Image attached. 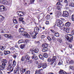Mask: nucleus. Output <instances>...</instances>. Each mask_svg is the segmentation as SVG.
<instances>
[{"instance_id": "5", "label": "nucleus", "mask_w": 74, "mask_h": 74, "mask_svg": "<svg viewBox=\"0 0 74 74\" xmlns=\"http://www.w3.org/2000/svg\"><path fill=\"white\" fill-rule=\"evenodd\" d=\"M62 23H63L62 21L60 20H57V25L58 27H60Z\"/></svg>"}, {"instance_id": "58", "label": "nucleus", "mask_w": 74, "mask_h": 74, "mask_svg": "<svg viewBox=\"0 0 74 74\" xmlns=\"http://www.w3.org/2000/svg\"><path fill=\"white\" fill-rule=\"evenodd\" d=\"M57 4H58V5H62V4L60 3L59 2H57Z\"/></svg>"}, {"instance_id": "43", "label": "nucleus", "mask_w": 74, "mask_h": 74, "mask_svg": "<svg viewBox=\"0 0 74 74\" xmlns=\"http://www.w3.org/2000/svg\"><path fill=\"white\" fill-rule=\"evenodd\" d=\"M30 51L32 52V55H33V54H34V50H33V49H30Z\"/></svg>"}, {"instance_id": "42", "label": "nucleus", "mask_w": 74, "mask_h": 74, "mask_svg": "<svg viewBox=\"0 0 74 74\" xmlns=\"http://www.w3.org/2000/svg\"><path fill=\"white\" fill-rule=\"evenodd\" d=\"M14 23H15L16 24H17L18 23V22L17 21V20L16 19H15L13 21Z\"/></svg>"}, {"instance_id": "22", "label": "nucleus", "mask_w": 74, "mask_h": 74, "mask_svg": "<svg viewBox=\"0 0 74 74\" xmlns=\"http://www.w3.org/2000/svg\"><path fill=\"white\" fill-rule=\"evenodd\" d=\"M57 14L58 16H61L62 15V13L60 12H57Z\"/></svg>"}, {"instance_id": "56", "label": "nucleus", "mask_w": 74, "mask_h": 74, "mask_svg": "<svg viewBox=\"0 0 74 74\" xmlns=\"http://www.w3.org/2000/svg\"><path fill=\"white\" fill-rule=\"evenodd\" d=\"M41 38H45V36L44 35H42L41 36Z\"/></svg>"}, {"instance_id": "20", "label": "nucleus", "mask_w": 74, "mask_h": 74, "mask_svg": "<svg viewBox=\"0 0 74 74\" xmlns=\"http://www.w3.org/2000/svg\"><path fill=\"white\" fill-rule=\"evenodd\" d=\"M5 69V67L3 66L2 65H0V71H1L0 70H3Z\"/></svg>"}, {"instance_id": "19", "label": "nucleus", "mask_w": 74, "mask_h": 74, "mask_svg": "<svg viewBox=\"0 0 74 74\" xmlns=\"http://www.w3.org/2000/svg\"><path fill=\"white\" fill-rule=\"evenodd\" d=\"M4 19V17L3 16L0 15V22H2Z\"/></svg>"}, {"instance_id": "41", "label": "nucleus", "mask_w": 74, "mask_h": 74, "mask_svg": "<svg viewBox=\"0 0 74 74\" xmlns=\"http://www.w3.org/2000/svg\"><path fill=\"white\" fill-rule=\"evenodd\" d=\"M14 70V68L12 67H11L10 69V72H12L13 71V70Z\"/></svg>"}, {"instance_id": "11", "label": "nucleus", "mask_w": 74, "mask_h": 74, "mask_svg": "<svg viewBox=\"0 0 74 74\" xmlns=\"http://www.w3.org/2000/svg\"><path fill=\"white\" fill-rule=\"evenodd\" d=\"M5 36L6 38H12V36L11 35L8 34H5Z\"/></svg>"}, {"instance_id": "51", "label": "nucleus", "mask_w": 74, "mask_h": 74, "mask_svg": "<svg viewBox=\"0 0 74 74\" xmlns=\"http://www.w3.org/2000/svg\"><path fill=\"white\" fill-rule=\"evenodd\" d=\"M70 30V29L69 28H67L66 32L67 33H69V31Z\"/></svg>"}, {"instance_id": "18", "label": "nucleus", "mask_w": 74, "mask_h": 74, "mask_svg": "<svg viewBox=\"0 0 74 74\" xmlns=\"http://www.w3.org/2000/svg\"><path fill=\"white\" fill-rule=\"evenodd\" d=\"M48 48H44L42 49V51L43 52H47V51H48Z\"/></svg>"}, {"instance_id": "17", "label": "nucleus", "mask_w": 74, "mask_h": 74, "mask_svg": "<svg viewBox=\"0 0 74 74\" xmlns=\"http://www.w3.org/2000/svg\"><path fill=\"white\" fill-rule=\"evenodd\" d=\"M1 63H7V60L5 59H2L1 60Z\"/></svg>"}, {"instance_id": "27", "label": "nucleus", "mask_w": 74, "mask_h": 74, "mask_svg": "<svg viewBox=\"0 0 74 74\" xmlns=\"http://www.w3.org/2000/svg\"><path fill=\"white\" fill-rule=\"evenodd\" d=\"M56 56H54L53 57L52 60L53 61H54V63H55V61L56 60Z\"/></svg>"}, {"instance_id": "28", "label": "nucleus", "mask_w": 74, "mask_h": 74, "mask_svg": "<svg viewBox=\"0 0 74 74\" xmlns=\"http://www.w3.org/2000/svg\"><path fill=\"white\" fill-rule=\"evenodd\" d=\"M61 7H62V6H61L60 5H58V6L57 7V8L58 9V10H60L61 9Z\"/></svg>"}, {"instance_id": "46", "label": "nucleus", "mask_w": 74, "mask_h": 74, "mask_svg": "<svg viewBox=\"0 0 74 74\" xmlns=\"http://www.w3.org/2000/svg\"><path fill=\"white\" fill-rule=\"evenodd\" d=\"M34 0H30V4H33V3H34Z\"/></svg>"}, {"instance_id": "3", "label": "nucleus", "mask_w": 74, "mask_h": 74, "mask_svg": "<svg viewBox=\"0 0 74 74\" xmlns=\"http://www.w3.org/2000/svg\"><path fill=\"white\" fill-rule=\"evenodd\" d=\"M62 16L64 17H67L69 16V12L67 11H64Z\"/></svg>"}, {"instance_id": "63", "label": "nucleus", "mask_w": 74, "mask_h": 74, "mask_svg": "<svg viewBox=\"0 0 74 74\" xmlns=\"http://www.w3.org/2000/svg\"><path fill=\"white\" fill-rule=\"evenodd\" d=\"M71 34L72 35H74V30H72L71 32Z\"/></svg>"}, {"instance_id": "14", "label": "nucleus", "mask_w": 74, "mask_h": 74, "mask_svg": "<svg viewBox=\"0 0 74 74\" xmlns=\"http://www.w3.org/2000/svg\"><path fill=\"white\" fill-rule=\"evenodd\" d=\"M48 46V45L47 44H44L42 45V47L43 48H47Z\"/></svg>"}, {"instance_id": "40", "label": "nucleus", "mask_w": 74, "mask_h": 74, "mask_svg": "<svg viewBox=\"0 0 74 74\" xmlns=\"http://www.w3.org/2000/svg\"><path fill=\"white\" fill-rule=\"evenodd\" d=\"M0 49L2 51H3V50L4 49V47L3 46H0Z\"/></svg>"}, {"instance_id": "31", "label": "nucleus", "mask_w": 74, "mask_h": 74, "mask_svg": "<svg viewBox=\"0 0 74 74\" xmlns=\"http://www.w3.org/2000/svg\"><path fill=\"white\" fill-rule=\"evenodd\" d=\"M69 6L72 7H74V3H71L69 4Z\"/></svg>"}, {"instance_id": "37", "label": "nucleus", "mask_w": 74, "mask_h": 74, "mask_svg": "<svg viewBox=\"0 0 74 74\" xmlns=\"http://www.w3.org/2000/svg\"><path fill=\"white\" fill-rule=\"evenodd\" d=\"M25 37L26 38H30V35L29 34H27L26 35V36H25Z\"/></svg>"}, {"instance_id": "54", "label": "nucleus", "mask_w": 74, "mask_h": 74, "mask_svg": "<svg viewBox=\"0 0 74 74\" xmlns=\"http://www.w3.org/2000/svg\"><path fill=\"white\" fill-rule=\"evenodd\" d=\"M72 19L73 21H74V14L72 15Z\"/></svg>"}, {"instance_id": "12", "label": "nucleus", "mask_w": 74, "mask_h": 74, "mask_svg": "<svg viewBox=\"0 0 74 74\" xmlns=\"http://www.w3.org/2000/svg\"><path fill=\"white\" fill-rule=\"evenodd\" d=\"M43 69H45L46 67H47V64L46 63H44L42 64V65Z\"/></svg>"}, {"instance_id": "24", "label": "nucleus", "mask_w": 74, "mask_h": 74, "mask_svg": "<svg viewBox=\"0 0 74 74\" xmlns=\"http://www.w3.org/2000/svg\"><path fill=\"white\" fill-rule=\"evenodd\" d=\"M39 56L40 59H42V60H43L44 57L42 56L41 54H39Z\"/></svg>"}, {"instance_id": "49", "label": "nucleus", "mask_w": 74, "mask_h": 74, "mask_svg": "<svg viewBox=\"0 0 74 74\" xmlns=\"http://www.w3.org/2000/svg\"><path fill=\"white\" fill-rule=\"evenodd\" d=\"M24 60H25V58H24V56L22 57L21 59V61H22V62H23Z\"/></svg>"}, {"instance_id": "55", "label": "nucleus", "mask_w": 74, "mask_h": 74, "mask_svg": "<svg viewBox=\"0 0 74 74\" xmlns=\"http://www.w3.org/2000/svg\"><path fill=\"white\" fill-rule=\"evenodd\" d=\"M50 31L52 32V33H53L54 34L56 32H55V31H54L53 29H50Z\"/></svg>"}, {"instance_id": "39", "label": "nucleus", "mask_w": 74, "mask_h": 74, "mask_svg": "<svg viewBox=\"0 0 74 74\" xmlns=\"http://www.w3.org/2000/svg\"><path fill=\"white\" fill-rule=\"evenodd\" d=\"M59 42H60V43H61V42L63 41V40L62 39V38H60V39H59L58 40Z\"/></svg>"}, {"instance_id": "48", "label": "nucleus", "mask_w": 74, "mask_h": 74, "mask_svg": "<svg viewBox=\"0 0 74 74\" xmlns=\"http://www.w3.org/2000/svg\"><path fill=\"white\" fill-rule=\"evenodd\" d=\"M19 66H17V68H16V69L18 71H19Z\"/></svg>"}, {"instance_id": "4", "label": "nucleus", "mask_w": 74, "mask_h": 74, "mask_svg": "<svg viewBox=\"0 0 74 74\" xmlns=\"http://www.w3.org/2000/svg\"><path fill=\"white\" fill-rule=\"evenodd\" d=\"M5 10V8L3 5H0V12H3Z\"/></svg>"}, {"instance_id": "36", "label": "nucleus", "mask_w": 74, "mask_h": 74, "mask_svg": "<svg viewBox=\"0 0 74 74\" xmlns=\"http://www.w3.org/2000/svg\"><path fill=\"white\" fill-rule=\"evenodd\" d=\"M64 3L66 4V6H67L68 5L67 4H68V2L67 1V0H65L64 1Z\"/></svg>"}, {"instance_id": "34", "label": "nucleus", "mask_w": 74, "mask_h": 74, "mask_svg": "<svg viewBox=\"0 0 74 74\" xmlns=\"http://www.w3.org/2000/svg\"><path fill=\"white\" fill-rule=\"evenodd\" d=\"M23 17H21V18H19V20L20 22H21L22 21H23Z\"/></svg>"}, {"instance_id": "10", "label": "nucleus", "mask_w": 74, "mask_h": 74, "mask_svg": "<svg viewBox=\"0 0 74 74\" xmlns=\"http://www.w3.org/2000/svg\"><path fill=\"white\" fill-rule=\"evenodd\" d=\"M26 69H23V67H21L20 69V71H21V73H25V71H26Z\"/></svg>"}, {"instance_id": "29", "label": "nucleus", "mask_w": 74, "mask_h": 74, "mask_svg": "<svg viewBox=\"0 0 74 74\" xmlns=\"http://www.w3.org/2000/svg\"><path fill=\"white\" fill-rule=\"evenodd\" d=\"M23 39H20L18 41V43L20 44L23 42Z\"/></svg>"}, {"instance_id": "16", "label": "nucleus", "mask_w": 74, "mask_h": 74, "mask_svg": "<svg viewBox=\"0 0 74 74\" xmlns=\"http://www.w3.org/2000/svg\"><path fill=\"white\" fill-rule=\"evenodd\" d=\"M39 51V49L38 48H36L35 49L34 53H38Z\"/></svg>"}, {"instance_id": "61", "label": "nucleus", "mask_w": 74, "mask_h": 74, "mask_svg": "<svg viewBox=\"0 0 74 74\" xmlns=\"http://www.w3.org/2000/svg\"><path fill=\"white\" fill-rule=\"evenodd\" d=\"M34 56L35 57L34 59H35L36 60H37L38 59V57H37V56L36 55Z\"/></svg>"}, {"instance_id": "6", "label": "nucleus", "mask_w": 74, "mask_h": 74, "mask_svg": "<svg viewBox=\"0 0 74 74\" xmlns=\"http://www.w3.org/2000/svg\"><path fill=\"white\" fill-rule=\"evenodd\" d=\"M0 3L3 4H8V2L5 0H0Z\"/></svg>"}, {"instance_id": "60", "label": "nucleus", "mask_w": 74, "mask_h": 74, "mask_svg": "<svg viewBox=\"0 0 74 74\" xmlns=\"http://www.w3.org/2000/svg\"><path fill=\"white\" fill-rule=\"evenodd\" d=\"M40 71H36V74H40Z\"/></svg>"}, {"instance_id": "50", "label": "nucleus", "mask_w": 74, "mask_h": 74, "mask_svg": "<svg viewBox=\"0 0 74 74\" xmlns=\"http://www.w3.org/2000/svg\"><path fill=\"white\" fill-rule=\"evenodd\" d=\"M60 27V29H63L64 28V26H63V25H60V27Z\"/></svg>"}, {"instance_id": "38", "label": "nucleus", "mask_w": 74, "mask_h": 74, "mask_svg": "<svg viewBox=\"0 0 74 74\" xmlns=\"http://www.w3.org/2000/svg\"><path fill=\"white\" fill-rule=\"evenodd\" d=\"M18 71L16 69H15L14 70V74H16V73H18Z\"/></svg>"}, {"instance_id": "32", "label": "nucleus", "mask_w": 74, "mask_h": 74, "mask_svg": "<svg viewBox=\"0 0 74 74\" xmlns=\"http://www.w3.org/2000/svg\"><path fill=\"white\" fill-rule=\"evenodd\" d=\"M42 67V64H40L38 65V68L39 69L41 68Z\"/></svg>"}, {"instance_id": "23", "label": "nucleus", "mask_w": 74, "mask_h": 74, "mask_svg": "<svg viewBox=\"0 0 74 74\" xmlns=\"http://www.w3.org/2000/svg\"><path fill=\"white\" fill-rule=\"evenodd\" d=\"M23 30H24V28H21L19 29V32H23Z\"/></svg>"}, {"instance_id": "21", "label": "nucleus", "mask_w": 74, "mask_h": 74, "mask_svg": "<svg viewBox=\"0 0 74 74\" xmlns=\"http://www.w3.org/2000/svg\"><path fill=\"white\" fill-rule=\"evenodd\" d=\"M21 34H22V35L23 36H25L27 34V33L25 31H23L21 33Z\"/></svg>"}, {"instance_id": "62", "label": "nucleus", "mask_w": 74, "mask_h": 74, "mask_svg": "<svg viewBox=\"0 0 74 74\" xmlns=\"http://www.w3.org/2000/svg\"><path fill=\"white\" fill-rule=\"evenodd\" d=\"M46 24L47 25H48L49 24V21H47L46 23Z\"/></svg>"}, {"instance_id": "59", "label": "nucleus", "mask_w": 74, "mask_h": 74, "mask_svg": "<svg viewBox=\"0 0 74 74\" xmlns=\"http://www.w3.org/2000/svg\"><path fill=\"white\" fill-rule=\"evenodd\" d=\"M35 42L36 44H37V45H40V42H39V41Z\"/></svg>"}, {"instance_id": "15", "label": "nucleus", "mask_w": 74, "mask_h": 74, "mask_svg": "<svg viewBox=\"0 0 74 74\" xmlns=\"http://www.w3.org/2000/svg\"><path fill=\"white\" fill-rule=\"evenodd\" d=\"M54 34L56 37H58L60 36L58 32H56Z\"/></svg>"}, {"instance_id": "45", "label": "nucleus", "mask_w": 74, "mask_h": 74, "mask_svg": "<svg viewBox=\"0 0 74 74\" xmlns=\"http://www.w3.org/2000/svg\"><path fill=\"white\" fill-rule=\"evenodd\" d=\"M4 53L5 55H7V51H4Z\"/></svg>"}, {"instance_id": "52", "label": "nucleus", "mask_w": 74, "mask_h": 74, "mask_svg": "<svg viewBox=\"0 0 74 74\" xmlns=\"http://www.w3.org/2000/svg\"><path fill=\"white\" fill-rule=\"evenodd\" d=\"M12 60H10L9 61V64H12Z\"/></svg>"}, {"instance_id": "2", "label": "nucleus", "mask_w": 74, "mask_h": 74, "mask_svg": "<svg viewBox=\"0 0 74 74\" xmlns=\"http://www.w3.org/2000/svg\"><path fill=\"white\" fill-rule=\"evenodd\" d=\"M48 61L49 62H51V65H53V66H55L56 65V62L54 63V61L52 60V59H51V58H49L48 59Z\"/></svg>"}, {"instance_id": "47", "label": "nucleus", "mask_w": 74, "mask_h": 74, "mask_svg": "<svg viewBox=\"0 0 74 74\" xmlns=\"http://www.w3.org/2000/svg\"><path fill=\"white\" fill-rule=\"evenodd\" d=\"M63 63V62L62 61V60H60L58 63L59 65H61V64H62V63Z\"/></svg>"}, {"instance_id": "30", "label": "nucleus", "mask_w": 74, "mask_h": 74, "mask_svg": "<svg viewBox=\"0 0 74 74\" xmlns=\"http://www.w3.org/2000/svg\"><path fill=\"white\" fill-rule=\"evenodd\" d=\"M16 65V62H15V60H14L13 61L12 66L13 67H15Z\"/></svg>"}, {"instance_id": "8", "label": "nucleus", "mask_w": 74, "mask_h": 74, "mask_svg": "<svg viewBox=\"0 0 74 74\" xmlns=\"http://www.w3.org/2000/svg\"><path fill=\"white\" fill-rule=\"evenodd\" d=\"M59 74H67V73L66 72L62 70H60V71L59 72Z\"/></svg>"}, {"instance_id": "44", "label": "nucleus", "mask_w": 74, "mask_h": 74, "mask_svg": "<svg viewBox=\"0 0 74 74\" xmlns=\"http://www.w3.org/2000/svg\"><path fill=\"white\" fill-rule=\"evenodd\" d=\"M30 72L29 71H27L25 72V74H30Z\"/></svg>"}, {"instance_id": "57", "label": "nucleus", "mask_w": 74, "mask_h": 74, "mask_svg": "<svg viewBox=\"0 0 74 74\" xmlns=\"http://www.w3.org/2000/svg\"><path fill=\"white\" fill-rule=\"evenodd\" d=\"M68 61L70 63H74V61L73 60H71V61H69V60H68Z\"/></svg>"}, {"instance_id": "35", "label": "nucleus", "mask_w": 74, "mask_h": 74, "mask_svg": "<svg viewBox=\"0 0 74 74\" xmlns=\"http://www.w3.org/2000/svg\"><path fill=\"white\" fill-rule=\"evenodd\" d=\"M6 63H5L4 62H3L2 63V66H3V67H4L5 68V66H6Z\"/></svg>"}, {"instance_id": "1", "label": "nucleus", "mask_w": 74, "mask_h": 74, "mask_svg": "<svg viewBox=\"0 0 74 74\" xmlns=\"http://www.w3.org/2000/svg\"><path fill=\"white\" fill-rule=\"evenodd\" d=\"M65 37L66 38L67 40H69V42H71L73 41V36L71 35H66L65 36Z\"/></svg>"}, {"instance_id": "53", "label": "nucleus", "mask_w": 74, "mask_h": 74, "mask_svg": "<svg viewBox=\"0 0 74 74\" xmlns=\"http://www.w3.org/2000/svg\"><path fill=\"white\" fill-rule=\"evenodd\" d=\"M47 38L49 40V41H51V38H50V37L49 36H48L47 37Z\"/></svg>"}, {"instance_id": "13", "label": "nucleus", "mask_w": 74, "mask_h": 74, "mask_svg": "<svg viewBox=\"0 0 74 74\" xmlns=\"http://www.w3.org/2000/svg\"><path fill=\"white\" fill-rule=\"evenodd\" d=\"M70 25H71V23L69 22H66L65 24V26H66L67 27H70Z\"/></svg>"}, {"instance_id": "33", "label": "nucleus", "mask_w": 74, "mask_h": 74, "mask_svg": "<svg viewBox=\"0 0 74 74\" xmlns=\"http://www.w3.org/2000/svg\"><path fill=\"white\" fill-rule=\"evenodd\" d=\"M25 47V46L24 45H21V47L20 48H21V49H23L24 48V47Z\"/></svg>"}, {"instance_id": "26", "label": "nucleus", "mask_w": 74, "mask_h": 74, "mask_svg": "<svg viewBox=\"0 0 74 74\" xmlns=\"http://www.w3.org/2000/svg\"><path fill=\"white\" fill-rule=\"evenodd\" d=\"M51 36H52V39L53 41H55V40H56V38L55 37V36L53 35H52Z\"/></svg>"}, {"instance_id": "9", "label": "nucleus", "mask_w": 74, "mask_h": 74, "mask_svg": "<svg viewBox=\"0 0 74 74\" xmlns=\"http://www.w3.org/2000/svg\"><path fill=\"white\" fill-rule=\"evenodd\" d=\"M17 14L18 15V16H22L23 15H22V14H23V13L22 12H17Z\"/></svg>"}, {"instance_id": "7", "label": "nucleus", "mask_w": 74, "mask_h": 74, "mask_svg": "<svg viewBox=\"0 0 74 74\" xmlns=\"http://www.w3.org/2000/svg\"><path fill=\"white\" fill-rule=\"evenodd\" d=\"M25 58L26 59V60L27 62H29V55L27 54H25Z\"/></svg>"}, {"instance_id": "25", "label": "nucleus", "mask_w": 74, "mask_h": 74, "mask_svg": "<svg viewBox=\"0 0 74 74\" xmlns=\"http://www.w3.org/2000/svg\"><path fill=\"white\" fill-rule=\"evenodd\" d=\"M42 54L44 58H47L48 57V54H47L44 53Z\"/></svg>"}, {"instance_id": "64", "label": "nucleus", "mask_w": 74, "mask_h": 74, "mask_svg": "<svg viewBox=\"0 0 74 74\" xmlns=\"http://www.w3.org/2000/svg\"><path fill=\"white\" fill-rule=\"evenodd\" d=\"M37 37L36 36V35H34V36H33L32 37V38L34 39V38H36Z\"/></svg>"}]
</instances>
